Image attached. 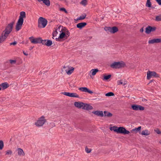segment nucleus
I'll return each instance as SVG.
<instances>
[{
  "mask_svg": "<svg viewBox=\"0 0 161 161\" xmlns=\"http://www.w3.org/2000/svg\"><path fill=\"white\" fill-rule=\"evenodd\" d=\"M110 129L111 130H114L118 133L128 134L130 133L129 131L127 130L123 127H118L116 126H114L112 127H110Z\"/></svg>",
  "mask_w": 161,
  "mask_h": 161,
  "instance_id": "f257e3e1",
  "label": "nucleus"
},
{
  "mask_svg": "<svg viewBox=\"0 0 161 161\" xmlns=\"http://www.w3.org/2000/svg\"><path fill=\"white\" fill-rule=\"evenodd\" d=\"M126 66L125 63L123 61L114 62L110 65V67L114 69H119L124 67Z\"/></svg>",
  "mask_w": 161,
  "mask_h": 161,
  "instance_id": "f03ea898",
  "label": "nucleus"
},
{
  "mask_svg": "<svg viewBox=\"0 0 161 161\" xmlns=\"http://www.w3.org/2000/svg\"><path fill=\"white\" fill-rule=\"evenodd\" d=\"M47 21L46 19L40 17L38 20V27L40 28H44L46 27Z\"/></svg>",
  "mask_w": 161,
  "mask_h": 161,
  "instance_id": "7ed1b4c3",
  "label": "nucleus"
},
{
  "mask_svg": "<svg viewBox=\"0 0 161 161\" xmlns=\"http://www.w3.org/2000/svg\"><path fill=\"white\" fill-rule=\"evenodd\" d=\"M14 21H12L10 23L8 24L5 27V29L3 31V32L9 35V34L12 32L14 25Z\"/></svg>",
  "mask_w": 161,
  "mask_h": 161,
  "instance_id": "20e7f679",
  "label": "nucleus"
},
{
  "mask_svg": "<svg viewBox=\"0 0 161 161\" xmlns=\"http://www.w3.org/2000/svg\"><path fill=\"white\" fill-rule=\"evenodd\" d=\"M46 121L44 116L40 118L35 123V125L38 127L42 126Z\"/></svg>",
  "mask_w": 161,
  "mask_h": 161,
  "instance_id": "39448f33",
  "label": "nucleus"
},
{
  "mask_svg": "<svg viewBox=\"0 0 161 161\" xmlns=\"http://www.w3.org/2000/svg\"><path fill=\"white\" fill-rule=\"evenodd\" d=\"M153 77L156 78L159 77V75L155 71H148L147 72V79L149 80L151 77Z\"/></svg>",
  "mask_w": 161,
  "mask_h": 161,
  "instance_id": "423d86ee",
  "label": "nucleus"
},
{
  "mask_svg": "<svg viewBox=\"0 0 161 161\" xmlns=\"http://www.w3.org/2000/svg\"><path fill=\"white\" fill-rule=\"evenodd\" d=\"M131 108L133 110L136 111H143L144 110L145 108L144 107L140 105L133 104L131 105Z\"/></svg>",
  "mask_w": 161,
  "mask_h": 161,
  "instance_id": "0eeeda50",
  "label": "nucleus"
},
{
  "mask_svg": "<svg viewBox=\"0 0 161 161\" xmlns=\"http://www.w3.org/2000/svg\"><path fill=\"white\" fill-rule=\"evenodd\" d=\"M24 19L19 18L16 23L15 29L17 31H19L21 28L23 24Z\"/></svg>",
  "mask_w": 161,
  "mask_h": 161,
  "instance_id": "6e6552de",
  "label": "nucleus"
},
{
  "mask_svg": "<svg viewBox=\"0 0 161 161\" xmlns=\"http://www.w3.org/2000/svg\"><path fill=\"white\" fill-rule=\"evenodd\" d=\"M156 28L155 26H148L146 28L145 32L147 34H150L151 32H153L156 30Z\"/></svg>",
  "mask_w": 161,
  "mask_h": 161,
  "instance_id": "1a4fd4ad",
  "label": "nucleus"
},
{
  "mask_svg": "<svg viewBox=\"0 0 161 161\" xmlns=\"http://www.w3.org/2000/svg\"><path fill=\"white\" fill-rule=\"evenodd\" d=\"M29 39L31 42L33 44L40 43L41 37L34 38L33 36H31L29 38Z\"/></svg>",
  "mask_w": 161,
  "mask_h": 161,
  "instance_id": "9d476101",
  "label": "nucleus"
},
{
  "mask_svg": "<svg viewBox=\"0 0 161 161\" xmlns=\"http://www.w3.org/2000/svg\"><path fill=\"white\" fill-rule=\"evenodd\" d=\"M62 94L71 97H79V96L77 93H70L69 92H62Z\"/></svg>",
  "mask_w": 161,
  "mask_h": 161,
  "instance_id": "9b49d317",
  "label": "nucleus"
},
{
  "mask_svg": "<svg viewBox=\"0 0 161 161\" xmlns=\"http://www.w3.org/2000/svg\"><path fill=\"white\" fill-rule=\"evenodd\" d=\"M8 35L2 32L0 37V43L3 42L8 37Z\"/></svg>",
  "mask_w": 161,
  "mask_h": 161,
  "instance_id": "f8f14e48",
  "label": "nucleus"
},
{
  "mask_svg": "<svg viewBox=\"0 0 161 161\" xmlns=\"http://www.w3.org/2000/svg\"><path fill=\"white\" fill-rule=\"evenodd\" d=\"M161 42V38H154L149 40V44H154V43H159Z\"/></svg>",
  "mask_w": 161,
  "mask_h": 161,
  "instance_id": "ddd939ff",
  "label": "nucleus"
},
{
  "mask_svg": "<svg viewBox=\"0 0 161 161\" xmlns=\"http://www.w3.org/2000/svg\"><path fill=\"white\" fill-rule=\"evenodd\" d=\"M64 38H66V34L64 32L62 31L60 34L59 36L58 37V38H56V39L57 41L58 39V41L61 42L62 41L63 39Z\"/></svg>",
  "mask_w": 161,
  "mask_h": 161,
  "instance_id": "4468645a",
  "label": "nucleus"
},
{
  "mask_svg": "<svg viewBox=\"0 0 161 161\" xmlns=\"http://www.w3.org/2000/svg\"><path fill=\"white\" fill-rule=\"evenodd\" d=\"M82 108L83 109L88 110L93 109V108L89 104L83 103Z\"/></svg>",
  "mask_w": 161,
  "mask_h": 161,
  "instance_id": "2eb2a0df",
  "label": "nucleus"
},
{
  "mask_svg": "<svg viewBox=\"0 0 161 161\" xmlns=\"http://www.w3.org/2000/svg\"><path fill=\"white\" fill-rule=\"evenodd\" d=\"M82 92H88L90 94H92L93 93V92L90 90L86 87H81L79 88V89Z\"/></svg>",
  "mask_w": 161,
  "mask_h": 161,
  "instance_id": "dca6fc26",
  "label": "nucleus"
},
{
  "mask_svg": "<svg viewBox=\"0 0 161 161\" xmlns=\"http://www.w3.org/2000/svg\"><path fill=\"white\" fill-rule=\"evenodd\" d=\"M86 25L87 23L86 22H81L77 24L76 27L80 29H81Z\"/></svg>",
  "mask_w": 161,
  "mask_h": 161,
  "instance_id": "f3484780",
  "label": "nucleus"
},
{
  "mask_svg": "<svg viewBox=\"0 0 161 161\" xmlns=\"http://www.w3.org/2000/svg\"><path fill=\"white\" fill-rule=\"evenodd\" d=\"M92 113L95 115L98 116H100L101 117H103L104 116L102 111H96L92 112Z\"/></svg>",
  "mask_w": 161,
  "mask_h": 161,
  "instance_id": "a211bd4d",
  "label": "nucleus"
},
{
  "mask_svg": "<svg viewBox=\"0 0 161 161\" xmlns=\"http://www.w3.org/2000/svg\"><path fill=\"white\" fill-rule=\"evenodd\" d=\"M83 103L81 102H75L74 105L75 106L78 108H81L83 107Z\"/></svg>",
  "mask_w": 161,
  "mask_h": 161,
  "instance_id": "6ab92c4d",
  "label": "nucleus"
},
{
  "mask_svg": "<svg viewBox=\"0 0 161 161\" xmlns=\"http://www.w3.org/2000/svg\"><path fill=\"white\" fill-rule=\"evenodd\" d=\"M39 2L42 1L43 3L46 5L49 6L50 5V1L49 0H37Z\"/></svg>",
  "mask_w": 161,
  "mask_h": 161,
  "instance_id": "aec40b11",
  "label": "nucleus"
},
{
  "mask_svg": "<svg viewBox=\"0 0 161 161\" xmlns=\"http://www.w3.org/2000/svg\"><path fill=\"white\" fill-rule=\"evenodd\" d=\"M118 31V29L116 26H113L111 27V31L110 33H114Z\"/></svg>",
  "mask_w": 161,
  "mask_h": 161,
  "instance_id": "412c9836",
  "label": "nucleus"
},
{
  "mask_svg": "<svg viewBox=\"0 0 161 161\" xmlns=\"http://www.w3.org/2000/svg\"><path fill=\"white\" fill-rule=\"evenodd\" d=\"M20 15L19 18L24 19V18L26 17V14L25 12L22 11L20 13Z\"/></svg>",
  "mask_w": 161,
  "mask_h": 161,
  "instance_id": "4be33fe9",
  "label": "nucleus"
},
{
  "mask_svg": "<svg viewBox=\"0 0 161 161\" xmlns=\"http://www.w3.org/2000/svg\"><path fill=\"white\" fill-rule=\"evenodd\" d=\"M18 151V154L19 155H24L25 153L22 149L20 148H18L17 149Z\"/></svg>",
  "mask_w": 161,
  "mask_h": 161,
  "instance_id": "5701e85b",
  "label": "nucleus"
},
{
  "mask_svg": "<svg viewBox=\"0 0 161 161\" xmlns=\"http://www.w3.org/2000/svg\"><path fill=\"white\" fill-rule=\"evenodd\" d=\"M1 86L2 87L3 89H5L9 87V85L8 83L5 82L2 83Z\"/></svg>",
  "mask_w": 161,
  "mask_h": 161,
  "instance_id": "b1692460",
  "label": "nucleus"
},
{
  "mask_svg": "<svg viewBox=\"0 0 161 161\" xmlns=\"http://www.w3.org/2000/svg\"><path fill=\"white\" fill-rule=\"evenodd\" d=\"M99 70L97 69H93L90 71V73H91L92 75H94Z\"/></svg>",
  "mask_w": 161,
  "mask_h": 161,
  "instance_id": "393cba45",
  "label": "nucleus"
},
{
  "mask_svg": "<svg viewBox=\"0 0 161 161\" xmlns=\"http://www.w3.org/2000/svg\"><path fill=\"white\" fill-rule=\"evenodd\" d=\"M104 114L103 115L105 116H106L108 117H110L112 116V114L111 113L107 111H104Z\"/></svg>",
  "mask_w": 161,
  "mask_h": 161,
  "instance_id": "a878e982",
  "label": "nucleus"
},
{
  "mask_svg": "<svg viewBox=\"0 0 161 161\" xmlns=\"http://www.w3.org/2000/svg\"><path fill=\"white\" fill-rule=\"evenodd\" d=\"M141 134L142 135L148 136L150 134V132L147 130H146L142 131Z\"/></svg>",
  "mask_w": 161,
  "mask_h": 161,
  "instance_id": "bb28decb",
  "label": "nucleus"
},
{
  "mask_svg": "<svg viewBox=\"0 0 161 161\" xmlns=\"http://www.w3.org/2000/svg\"><path fill=\"white\" fill-rule=\"evenodd\" d=\"M103 76V80H107L111 78V75H106L105 74H104Z\"/></svg>",
  "mask_w": 161,
  "mask_h": 161,
  "instance_id": "cd10ccee",
  "label": "nucleus"
},
{
  "mask_svg": "<svg viewBox=\"0 0 161 161\" xmlns=\"http://www.w3.org/2000/svg\"><path fill=\"white\" fill-rule=\"evenodd\" d=\"M69 69V66H64L63 67V68L62 69V72L65 71L67 73V71H68Z\"/></svg>",
  "mask_w": 161,
  "mask_h": 161,
  "instance_id": "c85d7f7f",
  "label": "nucleus"
},
{
  "mask_svg": "<svg viewBox=\"0 0 161 161\" xmlns=\"http://www.w3.org/2000/svg\"><path fill=\"white\" fill-rule=\"evenodd\" d=\"M53 44L52 42L49 40H47L46 42L45 45L49 46H51Z\"/></svg>",
  "mask_w": 161,
  "mask_h": 161,
  "instance_id": "c756f323",
  "label": "nucleus"
},
{
  "mask_svg": "<svg viewBox=\"0 0 161 161\" xmlns=\"http://www.w3.org/2000/svg\"><path fill=\"white\" fill-rule=\"evenodd\" d=\"M86 16V14H84L80 16L78 18L77 20H82L85 19Z\"/></svg>",
  "mask_w": 161,
  "mask_h": 161,
  "instance_id": "7c9ffc66",
  "label": "nucleus"
},
{
  "mask_svg": "<svg viewBox=\"0 0 161 161\" xmlns=\"http://www.w3.org/2000/svg\"><path fill=\"white\" fill-rule=\"evenodd\" d=\"M74 69V68L73 67H71V69H69L67 72V73L68 75H70L73 72Z\"/></svg>",
  "mask_w": 161,
  "mask_h": 161,
  "instance_id": "2f4dec72",
  "label": "nucleus"
},
{
  "mask_svg": "<svg viewBox=\"0 0 161 161\" xmlns=\"http://www.w3.org/2000/svg\"><path fill=\"white\" fill-rule=\"evenodd\" d=\"M146 6L148 8L151 7V3L150 0H147Z\"/></svg>",
  "mask_w": 161,
  "mask_h": 161,
  "instance_id": "473e14b6",
  "label": "nucleus"
},
{
  "mask_svg": "<svg viewBox=\"0 0 161 161\" xmlns=\"http://www.w3.org/2000/svg\"><path fill=\"white\" fill-rule=\"evenodd\" d=\"M155 20L157 21H161V14L157 16L156 17Z\"/></svg>",
  "mask_w": 161,
  "mask_h": 161,
  "instance_id": "72a5a7b5",
  "label": "nucleus"
},
{
  "mask_svg": "<svg viewBox=\"0 0 161 161\" xmlns=\"http://www.w3.org/2000/svg\"><path fill=\"white\" fill-rule=\"evenodd\" d=\"M117 84L118 85L120 84H123V86H125L126 85V83L124 81V82H122V80H119L117 81Z\"/></svg>",
  "mask_w": 161,
  "mask_h": 161,
  "instance_id": "f704fd0d",
  "label": "nucleus"
},
{
  "mask_svg": "<svg viewBox=\"0 0 161 161\" xmlns=\"http://www.w3.org/2000/svg\"><path fill=\"white\" fill-rule=\"evenodd\" d=\"M114 95V94L113 92H108L105 94V96L108 97L113 96Z\"/></svg>",
  "mask_w": 161,
  "mask_h": 161,
  "instance_id": "c9c22d12",
  "label": "nucleus"
},
{
  "mask_svg": "<svg viewBox=\"0 0 161 161\" xmlns=\"http://www.w3.org/2000/svg\"><path fill=\"white\" fill-rule=\"evenodd\" d=\"M141 126H139L137 128H135V129H133L132 130V131H135L136 132H137V131H140L141 130Z\"/></svg>",
  "mask_w": 161,
  "mask_h": 161,
  "instance_id": "e433bc0d",
  "label": "nucleus"
},
{
  "mask_svg": "<svg viewBox=\"0 0 161 161\" xmlns=\"http://www.w3.org/2000/svg\"><path fill=\"white\" fill-rule=\"evenodd\" d=\"M4 147V143L3 141L0 140V150L3 149Z\"/></svg>",
  "mask_w": 161,
  "mask_h": 161,
  "instance_id": "4c0bfd02",
  "label": "nucleus"
},
{
  "mask_svg": "<svg viewBox=\"0 0 161 161\" xmlns=\"http://www.w3.org/2000/svg\"><path fill=\"white\" fill-rule=\"evenodd\" d=\"M104 30L110 32L111 31V27H106L104 28Z\"/></svg>",
  "mask_w": 161,
  "mask_h": 161,
  "instance_id": "58836bf2",
  "label": "nucleus"
},
{
  "mask_svg": "<svg viewBox=\"0 0 161 161\" xmlns=\"http://www.w3.org/2000/svg\"><path fill=\"white\" fill-rule=\"evenodd\" d=\"M47 40H42V38H41V40L40 41V43H42L43 45H45L46 42Z\"/></svg>",
  "mask_w": 161,
  "mask_h": 161,
  "instance_id": "ea45409f",
  "label": "nucleus"
},
{
  "mask_svg": "<svg viewBox=\"0 0 161 161\" xmlns=\"http://www.w3.org/2000/svg\"><path fill=\"white\" fill-rule=\"evenodd\" d=\"M85 150L86 153H89L91 152L92 151L91 149H89L87 147H86L85 148Z\"/></svg>",
  "mask_w": 161,
  "mask_h": 161,
  "instance_id": "a19ab883",
  "label": "nucleus"
},
{
  "mask_svg": "<svg viewBox=\"0 0 161 161\" xmlns=\"http://www.w3.org/2000/svg\"><path fill=\"white\" fill-rule=\"evenodd\" d=\"M87 0H82L80 2V4L85 6L86 4Z\"/></svg>",
  "mask_w": 161,
  "mask_h": 161,
  "instance_id": "79ce46f5",
  "label": "nucleus"
},
{
  "mask_svg": "<svg viewBox=\"0 0 161 161\" xmlns=\"http://www.w3.org/2000/svg\"><path fill=\"white\" fill-rule=\"evenodd\" d=\"M68 30V29L65 27H64L63 26H62L61 29V31L62 32V31L66 32Z\"/></svg>",
  "mask_w": 161,
  "mask_h": 161,
  "instance_id": "37998d69",
  "label": "nucleus"
},
{
  "mask_svg": "<svg viewBox=\"0 0 161 161\" xmlns=\"http://www.w3.org/2000/svg\"><path fill=\"white\" fill-rule=\"evenodd\" d=\"M60 10L61 11H62L64 12L66 14L68 13V12L64 8H60Z\"/></svg>",
  "mask_w": 161,
  "mask_h": 161,
  "instance_id": "c03bdc74",
  "label": "nucleus"
},
{
  "mask_svg": "<svg viewBox=\"0 0 161 161\" xmlns=\"http://www.w3.org/2000/svg\"><path fill=\"white\" fill-rule=\"evenodd\" d=\"M66 35V38H67V37H68L70 35V32L68 30L66 31V32H64Z\"/></svg>",
  "mask_w": 161,
  "mask_h": 161,
  "instance_id": "a18cd8bd",
  "label": "nucleus"
},
{
  "mask_svg": "<svg viewBox=\"0 0 161 161\" xmlns=\"http://www.w3.org/2000/svg\"><path fill=\"white\" fill-rule=\"evenodd\" d=\"M12 153V152L11 150H8L6 152V155L11 154Z\"/></svg>",
  "mask_w": 161,
  "mask_h": 161,
  "instance_id": "49530a36",
  "label": "nucleus"
},
{
  "mask_svg": "<svg viewBox=\"0 0 161 161\" xmlns=\"http://www.w3.org/2000/svg\"><path fill=\"white\" fill-rule=\"evenodd\" d=\"M62 28V26L61 25H59L58 28L55 31H59L60 32H61V28Z\"/></svg>",
  "mask_w": 161,
  "mask_h": 161,
  "instance_id": "de8ad7c7",
  "label": "nucleus"
},
{
  "mask_svg": "<svg viewBox=\"0 0 161 161\" xmlns=\"http://www.w3.org/2000/svg\"><path fill=\"white\" fill-rule=\"evenodd\" d=\"M154 131L158 134H160L161 131H160L159 129H157L154 130Z\"/></svg>",
  "mask_w": 161,
  "mask_h": 161,
  "instance_id": "09e8293b",
  "label": "nucleus"
},
{
  "mask_svg": "<svg viewBox=\"0 0 161 161\" xmlns=\"http://www.w3.org/2000/svg\"><path fill=\"white\" fill-rule=\"evenodd\" d=\"M17 44V42H16V41H14V42H13L10 43V45H13L15 46Z\"/></svg>",
  "mask_w": 161,
  "mask_h": 161,
  "instance_id": "8fccbe9b",
  "label": "nucleus"
},
{
  "mask_svg": "<svg viewBox=\"0 0 161 161\" xmlns=\"http://www.w3.org/2000/svg\"><path fill=\"white\" fill-rule=\"evenodd\" d=\"M10 62L11 64H15L16 63V60H10Z\"/></svg>",
  "mask_w": 161,
  "mask_h": 161,
  "instance_id": "3c124183",
  "label": "nucleus"
},
{
  "mask_svg": "<svg viewBox=\"0 0 161 161\" xmlns=\"http://www.w3.org/2000/svg\"><path fill=\"white\" fill-rule=\"evenodd\" d=\"M159 5H161V0H155Z\"/></svg>",
  "mask_w": 161,
  "mask_h": 161,
  "instance_id": "603ef678",
  "label": "nucleus"
},
{
  "mask_svg": "<svg viewBox=\"0 0 161 161\" xmlns=\"http://www.w3.org/2000/svg\"><path fill=\"white\" fill-rule=\"evenodd\" d=\"M57 33H58L57 31H55L54 32H53L52 34L53 37H54L55 34H56Z\"/></svg>",
  "mask_w": 161,
  "mask_h": 161,
  "instance_id": "864d4df0",
  "label": "nucleus"
},
{
  "mask_svg": "<svg viewBox=\"0 0 161 161\" xmlns=\"http://www.w3.org/2000/svg\"><path fill=\"white\" fill-rule=\"evenodd\" d=\"M6 98L5 97H2V98H0V101H4L5 100Z\"/></svg>",
  "mask_w": 161,
  "mask_h": 161,
  "instance_id": "5fc2aeb1",
  "label": "nucleus"
},
{
  "mask_svg": "<svg viewBox=\"0 0 161 161\" xmlns=\"http://www.w3.org/2000/svg\"><path fill=\"white\" fill-rule=\"evenodd\" d=\"M144 31V29H143V27H142V28L140 30V31L141 32H143Z\"/></svg>",
  "mask_w": 161,
  "mask_h": 161,
  "instance_id": "6e6d98bb",
  "label": "nucleus"
},
{
  "mask_svg": "<svg viewBox=\"0 0 161 161\" xmlns=\"http://www.w3.org/2000/svg\"><path fill=\"white\" fill-rule=\"evenodd\" d=\"M23 53L24 55L26 56H27L28 55V54L27 53H25L24 51H23Z\"/></svg>",
  "mask_w": 161,
  "mask_h": 161,
  "instance_id": "4d7b16f0",
  "label": "nucleus"
},
{
  "mask_svg": "<svg viewBox=\"0 0 161 161\" xmlns=\"http://www.w3.org/2000/svg\"><path fill=\"white\" fill-rule=\"evenodd\" d=\"M154 81V80H151L149 81V83H148V84H149L150 83H151V82H153Z\"/></svg>",
  "mask_w": 161,
  "mask_h": 161,
  "instance_id": "13d9d810",
  "label": "nucleus"
},
{
  "mask_svg": "<svg viewBox=\"0 0 161 161\" xmlns=\"http://www.w3.org/2000/svg\"><path fill=\"white\" fill-rule=\"evenodd\" d=\"M33 47H30L29 50H31L33 48Z\"/></svg>",
  "mask_w": 161,
  "mask_h": 161,
  "instance_id": "bf43d9fd",
  "label": "nucleus"
},
{
  "mask_svg": "<svg viewBox=\"0 0 161 161\" xmlns=\"http://www.w3.org/2000/svg\"><path fill=\"white\" fill-rule=\"evenodd\" d=\"M1 90V86H0V90Z\"/></svg>",
  "mask_w": 161,
  "mask_h": 161,
  "instance_id": "052dcab7",
  "label": "nucleus"
},
{
  "mask_svg": "<svg viewBox=\"0 0 161 161\" xmlns=\"http://www.w3.org/2000/svg\"><path fill=\"white\" fill-rule=\"evenodd\" d=\"M160 134H161V131L160 132Z\"/></svg>",
  "mask_w": 161,
  "mask_h": 161,
  "instance_id": "680f3d73",
  "label": "nucleus"
},
{
  "mask_svg": "<svg viewBox=\"0 0 161 161\" xmlns=\"http://www.w3.org/2000/svg\"><path fill=\"white\" fill-rule=\"evenodd\" d=\"M90 76L91 77V75H90Z\"/></svg>",
  "mask_w": 161,
  "mask_h": 161,
  "instance_id": "e2e57ef3",
  "label": "nucleus"
}]
</instances>
